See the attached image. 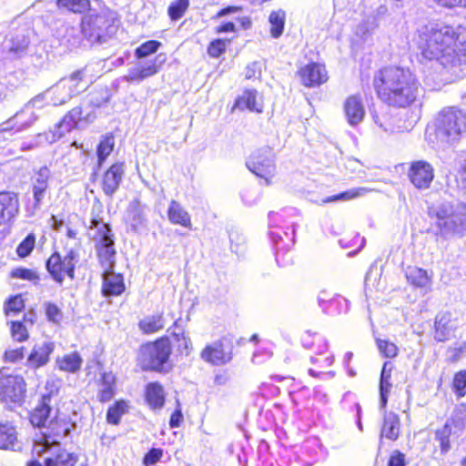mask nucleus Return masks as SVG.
I'll return each instance as SVG.
<instances>
[{"label":"nucleus","instance_id":"5","mask_svg":"<svg viewBox=\"0 0 466 466\" xmlns=\"http://www.w3.org/2000/svg\"><path fill=\"white\" fill-rule=\"evenodd\" d=\"M90 228L95 229L93 239L98 263H116L115 236L109 224L103 221L100 212L92 211Z\"/></svg>","mask_w":466,"mask_h":466},{"label":"nucleus","instance_id":"21","mask_svg":"<svg viewBox=\"0 0 466 466\" xmlns=\"http://www.w3.org/2000/svg\"><path fill=\"white\" fill-rule=\"evenodd\" d=\"M311 367L309 368V373L315 378H320L326 374L332 373L330 368L334 361V357L329 350H319L315 356L310 358Z\"/></svg>","mask_w":466,"mask_h":466},{"label":"nucleus","instance_id":"3","mask_svg":"<svg viewBox=\"0 0 466 466\" xmlns=\"http://www.w3.org/2000/svg\"><path fill=\"white\" fill-rule=\"evenodd\" d=\"M51 397V392L43 394L37 405L29 412L30 423L34 427L41 429L36 442L47 450L57 444L69 433L67 421L58 415H55L46 424L52 410Z\"/></svg>","mask_w":466,"mask_h":466},{"label":"nucleus","instance_id":"40","mask_svg":"<svg viewBox=\"0 0 466 466\" xmlns=\"http://www.w3.org/2000/svg\"><path fill=\"white\" fill-rule=\"evenodd\" d=\"M301 343L305 348L317 349V351L329 350L326 341L319 332L310 330L305 331L300 338Z\"/></svg>","mask_w":466,"mask_h":466},{"label":"nucleus","instance_id":"24","mask_svg":"<svg viewBox=\"0 0 466 466\" xmlns=\"http://www.w3.org/2000/svg\"><path fill=\"white\" fill-rule=\"evenodd\" d=\"M64 87L67 89L69 96H76L87 90L90 82L86 80V70L81 68L74 71L63 79Z\"/></svg>","mask_w":466,"mask_h":466},{"label":"nucleus","instance_id":"30","mask_svg":"<svg viewBox=\"0 0 466 466\" xmlns=\"http://www.w3.org/2000/svg\"><path fill=\"white\" fill-rule=\"evenodd\" d=\"M146 205L136 198L132 199L127 208V218L133 228L137 229L141 228L146 222L145 215Z\"/></svg>","mask_w":466,"mask_h":466},{"label":"nucleus","instance_id":"48","mask_svg":"<svg viewBox=\"0 0 466 466\" xmlns=\"http://www.w3.org/2000/svg\"><path fill=\"white\" fill-rule=\"evenodd\" d=\"M377 348L380 353L388 359H394L399 354L398 346L389 339L376 338Z\"/></svg>","mask_w":466,"mask_h":466},{"label":"nucleus","instance_id":"60","mask_svg":"<svg viewBox=\"0 0 466 466\" xmlns=\"http://www.w3.org/2000/svg\"><path fill=\"white\" fill-rule=\"evenodd\" d=\"M262 394L266 397L279 396L280 393L279 388L274 386L271 382H263L260 386Z\"/></svg>","mask_w":466,"mask_h":466},{"label":"nucleus","instance_id":"16","mask_svg":"<svg viewBox=\"0 0 466 466\" xmlns=\"http://www.w3.org/2000/svg\"><path fill=\"white\" fill-rule=\"evenodd\" d=\"M201 359L211 365H225L233 358L231 347L225 345L222 339L208 344L200 352Z\"/></svg>","mask_w":466,"mask_h":466},{"label":"nucleus","instance_id":"32","mask_svg":"<svg viewBox=\"0 0 466 466\" xmlns=\"http://www.w3.org/2000/svg\"><path fill=\"white\" fill-rule=\"evenodd\" d=\"M56 363L59 370L76 373L81 369L83 360L77 351H73L56 358Z\"/></svg>","mask_w":466,"mask_h":466},{"label":"nucleus","instance_id":"61","mask_svg":"<svg viewBox=\"0 0 466 466\" xmlns=\"http://www.w3.org/2000/svg\"><path fill=\"white\" fill-rule=\"evenodd\" d=\"M237 28H236V25L233 22H224L222 24H220L219 25H218L216 28H215V33L216 34H223V33H234L236 32Z\"/></svg>","mask_w":466,"mask_h":466},{"label":"nucleus","instance_id":"64","mask_svg":"<svg viewBox=\"0 0 466 466\" xmlns=\"http://www.w3.org/2000/svg\"><path fill=\"white\" fill-rule=\"evenodd\" d=\"M237 22L244 30L249 29L252 25V20L249 16H239L237 18Z\"/></svg>","mask_w":466,"mask_h":466},{"label":"nucleus","instance_id":"19","mask_svg":"<svg viewBox=\"0 0 466 466\" xmlns=\"http://www.w3.org/2000/svg\"><path fill=\"white\" fill-rule=\"evenodd\" d=\"M96 385V400L102 404L112 400L117 392V379L112 371H103Z\"/></svg>","mask_w":466,"mask_h":466},{"label":"nucleus","instance_id":"51","mask_svg":"<svg viewBox=\"0 0 466 466\" xmlns=\"http://www.w3.org/2000/svg\"><path fill=\"white\" fill-rule=\"evenodd\" d=\"M366 192H367V189L364 187L351 188V189L340 192L339 194L328 197L322 200V203H329V202L338 201V200L347 201V200H350V199L359 198Z\"/></svg>","mask_w":466,"mask_h":466},{"label":"nucleus","instance_id":"47","mask_svg":"<svg viewBox=\"0 0 466 466\" xmlns=\"http://www.w3.org/2000/svg\"><path fill=\"white\" fill-rule=\"evenodd\" d=\"M451 389L457 399L466 396V370H460L454 373Z\"/></svg>","mask_w":466,"mask_h":466},{"label":"nucleus","instance_id":"52","mask_svg":"<svg viewBox=\"0 0 466 466\" xmlns=\"http://www.w3.org/2000/svg\"><path fill=\"white\" fill-rule=\"evenodd\" d=\"M10 331L12 338L18 342L28 339L29 333L22 321L14 320L10 322Z\"/></svg>","mask_w":466,"mask_h":466},{"label":"nucleus","instance_id":"53","mask_svg":"<svg viewBox=\"0 0 466 466\" xmlns=\"http://www.w3.org/2000/svg\"><path fill=\"white\" fill-rule=\"evenodd\" d=\"M164 451L160 448H151L143 457L144 466H151L158 462L163 457Z\"/></svg>","mask_w":466,"mask_h":466},{"label":"nucleus","instance_id":"8","mask_svg":"<svg viewBox=\"0 0 466 466\" xmlns=\"http://www.w3.org/2000/svg\"><path fill=\"white\" fill-rule=\"evenodd\" d=\"M26 383L23 376L13 373L9 368L0 369V400L12 408L24 401Z\"/></svg>","mask_w":466,"mask_h":466},{"label":"nucleus","instance_id":"6","mask_svg":"<svg viewBox=\"0 0 466 466\" xmlns=\"http://www.w3.org/2000/svg\"><path fill=\"white\" fill-rule=\"evenodd\" d=\"M436 135L447 141L454 140L466 132V110L456 106H445L435 120Z\"/></svg>","mask_w":466,"mask_h":466},{"label":"nucleus","instance_id":"58","mask_svg":"<svg viewBox=\"0 0 466 466\" xmlns=\"http://www.w3.org/2000/svg\"><path fill=\"white\" fill-rule=\"evenodd\" d=\"M183 422V414L180 408V405L177 404L176 410L171 413L169 418V427L170 428H178Z\"/></svg>","mask_w":466,"mask_h":466},{"label":"nucleus","instance_id":"1","mask_svg":"<svg viewBox=\"0 0 466 466\" xmlns=\"http://www.w3.org/2000/svg\"><path fill=\"white\" fill-rule=\"evenodd\" d=\"M426 60H435L443 68L452 69L466 62V28L450 25H425L413 39Z\"/></svg>","mask_w":466,"mask_h":466},{"label":"nucleus","instance_id":"55","mask_svg":"<svg viewBox=\"0 0 466 466\" xmlns=\"http://www.w3.org/2000/svg\"><path fill=\"white\" fill-rule=\"evenodd\" d=\"M25 348L20 347L16 349L6 350L4 353V360L5 362H17L24 359Z\"/></svg>","mask_w":466,"mask_h":466},{"label":"nucleus","instance_id":"62","mask_svg":"<svg viewBox=\"0 0 466 466\" xmlns=\"http://www.w3.org/2000/svg\"><path fill=\"white\" fill-rule=\"evenodd\" d=\"M242 9L241 6L238 5H228L226 7L221 8L217 12V14L213 16V19L220 18L229 14H233L238 12Z\"/></svg>","mask_w":466,"mask_h":466},{"label":"nucleus","instance_id":"11","mask_svg":"<svg viewBox=\"0 0 466 466\" xmlns=\"http://www.w3.org/2000/svg\"><path fill=\"white\" fill-rule=\"evenodd\" d=\"M406 175L414 188L423 191L431 188L435 177V169L426 160H413L410 162Z\"/></svg>","mask_w":466,"mask_h":466},{"label":"nucleus","instance_id":"22","mask_svg":"<svg viewBox=\"0 0 466 466\" xmlns=\"http://www.w3.org/2000/svg\"><path fill=\"white\" fill-rule=\"evenodd\" d=\"M18 210L17 194L12 191H0V226L13 218Z\"/></svg>","mask_w":466,"mask_h":466},{"label":"nucleus","instance_id":"7","mask_svg":"<svg viewBox=\"0 0 466 466\" xmlns=\"http://www.w3.org/2000/svg\"><path fill=\"white\" fill-rule=\"evenodd\" d=\"M78 257V252L73 248L66 251L65 255L55 250L46 260V269L50 278L58 285H62L66 278L74 280Z\"/></svg>","mask_w":466,"mask_h":466},{"label":"nucleus","instance_id":"29","mask_svg":"<svg viewBox=\"0 0 466 466\" xmlns=\"http://www.w3.org/2000/svg\"><path fill=\"white\" fill-rule=\"evenodd\" d=\"M137 327L143 335H153L156 334L165 327V320L163 313H156L153 315H147L139 319Z\"/></svg>","mask_w":466,"mask_h":466},{"label":"nucleus","instance_id":"28","mask_svg":"<svg viewBox=\"0 0 466 466\" xmlns=\"http://www.w3.org/2000/svg\"><path fill=\"white\" fill-rule=\"evenodd\" d=\"M53 350L54 346L50 342L34 346L27 358L28 363L35 369L46 365L49 361Z\"/></svg>","mask_w":466,"mask_h":466},{"label":"nucleus","instance_id":"42","mask_svg":"<svg viewBox=\"0 0 466 466\" xmlns=\"http://www.w3.org/2000/svg\"><path fill=\"white\" fill-rule=\"evenodd\" d=\"M56 4L74 14H84L91 8L89 0H56Z\"/></svg>","mask_w":466,"mask_h":466},{"label":"nucleus","instance_id":"34","mask_svg":"<svg viewBox=\"0 0 466 466\" xmlns=\"http://www.w3.org/2000/svg\"><path fill=\"white\" fill-rule=\"evenodd\" d=\"M400 421L396 414H390L384 418L381 431L380 439L386 438L390 441H395L400 436Z\"/></svg>","mask_w":466,"mask_h":466},{"label":"nucleus","instance_id":"12","mask_svg":"<svg viewBox=\"0 0 466 466\" xmlns=\"http://www.w3.org/2000/svg\"><path fill=\"white\" fill-rule=\"evenodd\" d=\"M126 174L124 161H115L106 168L98 178L99 186L106 197L112 198L120 188Z\"/></svg>","mask_w":466,"mask_h":466},{"label":"nucleus","instance_id":"63","mask_svg":"<svg viewBox=\"0 0 466 466\" xmlns=\"http://www.w3.org/2000/svg\"><path fill=\"white\" fill-rule=\"evenodd\" d=\"M336 295L337 294L335 293L323 289L320 291L318 297V301L320 305H323L325 303L330 302L336 297Z\"/></svg>","mask_w":466,"mask_h":466},{"label":"nucleus","instance_id":"26","mask_svg":"<svg viewBox=\"0 0 466 466\" xmlns=\"http://www.w3.org/2000/svg\"><path fill=\"white\" fill-rule=\"evenodd\" d=\"M157 58L158 57H155L147 61L144 66L130 70L126 77L127 80L128 82L138 83L157 75L160 71L163 64V61H157Z\"/></svg>","mask_w":466,"mask_h":466},{"label":"nucleus","instance_id":"17","mask_svg":"<svg viewBox=\"0 0 466 466\" xmlns=\"http://www.w3.org/2000/svg\"><path fill=\"white\" fill-rule=\"evenodd\" d=\"M60 441L57 444H55L50 447V449H46L42 446V450L39 451L43 452H50V455L46 457L44 461L46 466H76L79 461V454L75 451H69L64 447H61Z\"/></svg>","mask_w":466,"mask_h":466},{"label":"nucleus","instance_id":"4","mask_svg":"<svg viewBox=\"0 0 466 466\" xmlns=\"http://www.w3.org/2000/svg\"><path fill=\"white\" fill-rule=\"evenodd\" d=\"M172 346L169 337L163 335L143 342L137 350L136 361L143 372L164 374L172 369Z\"/></svg>","mask_w":466,"mask_h":466},{"label":"nucleus","instance_id":"57","mask_svg":"<svg viewBox=\"0 0 466 466\" xmlns=\"http://www.w3.org/2000/svg\"><path fill=\"white\" fill-rule=\"evenodd\" d=\"M406 461H405V454L401 451L395 450L390 454L389 461H388V466H405Z\"/></svg>","mask_w":466,"mask_h":466},{"label":"nucleus","instance_id":"2","mask_svg":"<svg viewBox=\"0 0 466 466\" xmlns=\"http://www.w3.org/2000/svg\"><path fill=\"white\" fill-rule=\"evenodd\" d=\"M372 87L377 98L394 108H408L419 99L420 79L409 67L387 65L374 72Z\"/></svg>","mask_w":466,"mask_h":466},{"label":"nucleus","instance_id":"10","mask_svg":"<svg viewBox=\"0 0 466 466\" xmlns=\"http://www.w3.org/2000/svg\"><path fill=\"white\" fill-rule=\"evenodd\" d=\"M295 76L299 85L305 88H318L329 80L325 63L313 60L299 66Z\"/></svg>","mask_w":466,"mask_h":466},{"label":"nucleus","instance_id":"25","mask_svg":"<svg viewBox=\"0 0 466 466\" xmlns=\"http://www.w3.org/2000/svg\"><path fill=\"white\" fill-rule=\"evenodd\" d=\"M167 215L168 221L172 225H178L185 228L192 229L191 216L178 201L172 199L169 202Z\"/></svg>","mask_w":466,"mask_h":466},{"label":"nucleus","instance_id":"15","mask_svg":"<svg viewBox=\"0 0 466 466\" xmlns=\"http://www.w3.org/2000/svg\"><path fill=\"white\" fill-rule=\"evenodd\" d=\"M103 268L101 292L105 297H118L126 290L124 276L113 271L115 263L99 264Z\"/></svg>","mask_w":466,"mask_h":466},{"label":"nucleus","instance_id":"44","mask_svg":"<svg viewBox=\"0 0 466 466\" xmlns=\"http://www.w3.org/2000/svg\"><path fill=\"white\" fill-rule=\"evenodd\" d=\"M9 276L12 279L27 280L34 284H38L41 280L40 274L38 273V271L23 267H18L12 269L9 273Z\"/></svg>","mask_w":466,"mask_h":466},{"label":"nucleus","instance_id":"36","mask_svg":"<svg viewBox=\"0 0 466 466\" xmlns=\"http://www.w3.org/2000/svg\"><path fill=\"white\" fill-rule=\"evenodd\" d=\"M83 109L81 106H76L65 114L61 120L56 124L58 128H61L59 136L67 133L76 128L78 121L81 119Z\"/></svg>","mask_w":466,"mask_h":466},{"label":"nucleus","instance_id":"18","mask_svg":"<svg viewBox=\"0 0 466 466\" xmlns=\"http://www.w3.org/2000/svg\"><path fill=\"white\" fill-rule=\"evenodd\" d=\"M263 102L257 89L246 88L238 96L233 103L231 111H249L260 114L263 112Z\"/></svg>","mask_w":466,"mask_h":466},{"label":"nucleus","instance_id":"39","mask_svg":"<svg viewBox=\"0 0 466 466\" xmlns=\"http://www.w3.org/2000/svg\"><path fill=\"white\" fill-rule=\"evenodd\" d=\"M115 147L114 136L112 134H107L100 139L97 147H96V157H97V167H101L106 158L113 152Z\"/></svg>","mask_w":466,"mask_h":466},{"label":"nucleus","instance_id":"27","mask_svg":"<svg viewBox=\"0 0 466 466\" xmlns=\"http://www.w3.org/2000/svg\"><path fill=\"white\" fill-rule=\"evenodd\" d=\"M130 400L118 399L114 400L106 412V421L109 425L117 426L121 423L122 417L130 410Z\"/></svg>","mask_w":466,"mask_h":466},{"label":"nucleus","instance_id":"9","mask_svg":"<svg viewBox=\"0 0 466 466\" xmlns=\"http://www.w3.org/2000/svg\"><path fill=\"white\" fill-rule=\"evenodd\" d=\"M248 169L267 186L274 183L277 176L275 154L271 147H263L252 153L246 162Z\"/></svg>","mask_w":466,"mask_h":466},{"label":"nucleus","instance_id":"13","mask_svg":"<svg viewBox=\"0 0 466 466\" xmlns=\"http://www.w3.org/2000/svg\"><path fill=\"white\" fill-rule=\"evenodd\" d=\"M435 219L436 235L445 238L449 235L460 234L463 227V218L456 213H447L441 209L431 214Z\"/></svg>","mask_w":466,"mask_h":466},{"label":"nucleus","instance_id":"56","mask_svg":"<svg viewBox=\"0 0 466 466\" xmlns=\"http://www.w3.org/2000/svg\"><path fill=\"white\" fill-rule=\"evenodd\" d=\"M438 6L446 9L465 8L466 0H431Z\"/></svg>","mask_w":466,"mask_h":466},{"label":"nucleus","instance_id":"43","mask_svg":"<svg viewBox=\"0 0 466 466\" xmlns=\"http://www.w3.org/2000/svg\"><path fill=\"white\" fill-rule=\"evenodd\" d=\"M189 0H175L167 7V15L171 21L182 18L189 8Z\"/></svg>","mask_w":466,"mask_h":466},{"label":"nucleus","instance_id":"37","mask_svg":"<svg viewBox=\"0 0 466 466\" xmlns=\"http://www.w3.org/2000/svg\"><path fill=\"white\" fill-rule=\"evenodd\" d=\"M286 12L283 9L273 10L269 13V33L273 38L282 35L286 23Z\"/></svg>","mask_w":466,"mask_h":466},{"label":"nucleus","instance_id":"38","mask_svg":"<svg viewBox=\"0 0 466 466\" xmlns=\"http://www.w3.org/2000/svg\"><path fill=\"white\" fill-rule=\"evenodd\" d=\"M17 441V431L10 422L0 423V449H13Z\"/></svg>","mask_w":466,"mask_h":466},{"label":"nucleus","instance_id":"46","mask_svg":"<svg viewBox=\"0 0 466 466\" xmlns=\"http://www.w3.org/2000/svg\"><path fill=\"white\" fill-rule=\"evenodd\" d=\"M230 43L228 38H215L211 40L207 46V53L211 58H219L227 51L228 45Z\"/></svg>","mask_w":466,"mask_h":466},{"label":"nucleus","instance_id":"49","mask_svg":"<svg viewBox=\"0 0 466 466\" xmlns=\"http://www.w3.org/2000/svg\"><path fill=\"white\" fill-rule=\"evenodd\" d=\"M174 340L177 342V354L178 356H188L192 351L191 340L184 332L172 333Z\"/></svg>","mask_w":466,"mask_h":466},{"label":"nucleus","instance_id":"33","mask_svg":"<svg viewBox=\"0 0 466 466\" xmlns=\"http://www.w3.org/2000/svg\"><path fill=\"white\" fill-rule=\"evenodd\" d=\"M405 276L408 282L414 288H426L431 283V278L427 270L416 266H409L406 269Z\"/></svg>","mask_w":466,"mask_h":466},{"label":"nucleus","instance_id":"41","mask_svg":"<svg viewBox=\"0 0 466 466\" xmlns=\"http://www.w3.org/2000/svg\"><path fill=\"white\" fill-rule=\"evenodd\" d=\"M36 245V236L34 232H30L17 245L15 253L19 258H25L31 255Z\"/></svg>","mask_w":466,"mask_h":466},{"label":"nucleus","instance_id":"50","mask_svg":"<svg viewBox=\"0 0 466 466\" xmlns=\"http://www.w3.org/2000/svg\"><path fill=\"white\" fill-rule=\"evenodd\" d=\"M25 309V299L21 294L11 296L5 303V315H18Z\"/></svg>","mask_w":466,"mask_h":466},{"label":"nucleus","instance_id":"23","mask_svg":"<svg viewBox=\"0 0 466 466\" xmlns=\"http://www.w3.org/2000/svg\"><path fill=\"white\" fill-rule=\"evenodd\" d=\"M144 400L151 410H160L166 402L164 386L159 381H151L144 389Z\"/></svg>","mask_w":466,"mask_h":466},{"label":"nucleus","instance_id":"14","mask_svg":"<svg viewBox=\"0 0 466 466\" xmlns=\"http://www.w3.org/2000/svg\"><path fill=\"white\" fill-rule=\"evenodd\" d=\"M458 319L451 311H441L434 318L431 334L437 342L450 340L457 329Z\"/></svg>","mask_w":466,"mask_h":466},{"label":"nucleus","instance_id":"31","mask_svg":"<svg viewBox=\"0 0 466 466\" xmlns=\"http://www.w3.org/2000/svg\"><path fill=\"white\" fill-rule=\"evenodd\" d=\"M48 170L44 167L38 170L32 185L35 206L37 207L43 200L44 195L48 188Z\"/></svg>","mask_w":466,"mask_h":466},{"label":"nucleus","instance_id":"35","mask_svg":"<svg viewBox=\"0 0 466 466\" xmlns=\"http://www.w3.org/2000/svg\"><path fill=\"white\" fill-rule=\"evenodd\" d=\"M456 425V420L451 419L445 422V424L434 431L436 441H439L441 452L446 454L451 448V436L452 433V428Z\"/></svg>","mask_w":466,"mask_h":466},{"label":"nucleus","instance_id":"20","mask_svg":"<svg viewBox=\"0 0 466 466\" xmlns=\"http://www.w3.org/2000/svg\"><path fill=\"white\" fill-rule=\"evenodd\" d=\"M343 110L349 125L356 126L360 124L366 114L360 94L348 96L343 103Z\"/></svg>","mask_w":466,"mask_h":466},{"label":"nucleus","instance_id":"54","mask_svg":"<svg viewBox=\"0 0 466 466\" xmlns=\"http://www.w3.org/2000/svg\"><path fill=\"white\" fill-rule=\"evenodd\" d=\"M46 316L48 321L58 323L62 319V312L58 306L55 303L48 302L45 307Z\"/></svg>","mask_w":466,"mask_h":466},{"label":"nucleus","instance_id":"59","mask_svg":"<svg viewBox=\"0 0 466 466\" xmlns=\"http://www.w3.org/2000/svg\"><path fill=\"white\" fill-rule=\"evenodd\" d=\"M451 356L450 358V362H458L466 352V341H462L459 346L451 349Z\"/></svg>","mask_w":466,"mask_h":466},{"label":"nucleus","instance_id":"45","mask_svg":"<svg viewBox=\"0 0 466 466\" xmlns=\"http://www.w3.org/2000/svg\"><path fill=\"white\" fill-rule=\"evenodd\" d=\"M161 46L162 43L158 40H147L135 49L134 56L137 59L146 58L156 54Z\"/></svg>","mask_w":466,"mask_h":466}]
</instances>
